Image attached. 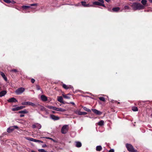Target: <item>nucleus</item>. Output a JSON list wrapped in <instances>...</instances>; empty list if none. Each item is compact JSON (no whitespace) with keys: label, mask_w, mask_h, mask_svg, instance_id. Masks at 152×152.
<instances>
[{"label":"nucleus","mask_w":152,"mask_h":152,"mask_svg":"<svg viewBox=\"0 0 152 152\" xmlns=\"http://www.w3.org/2000/svg\"><path fill=\"white\" fill-rule=\"evenodd\" d=\"M132 9L134 10H140L144 8V6L140 3L138 2H134L131 5Z\"/></svg>","instance_id":"obj_1"},{"label":"nucleus","mask_w":152,"mask_h":152,"mask_svg":"<svg viewBox=\"0 0 152 152\" xmlns=\"http://www.w3.org/2000/svg\"><path fill=\"white\" fill-rule=\"evenodd\" d=\"M126 147L127 150L130 152H135L137 150H134L133 146L131 144H126Z\"/></svg>","instance_id":"obj_2"},{"label":"nucleus","mask_w":152,"mask_h":152,"mask_svg":"<svg viewBox=\"0 0 152 152\" xmlns=\"http://www.w3.org/2000/svg\"><path fill=\"white\" fill-rule=\"evenodd\" d=\"M68 126L67 125H65L63 126L61 129V132L62 134H66L67 132L68 131Z\"/></svg>","instance_id":"obj_3"},{"label":"nucleus","mask_w":152,"mask_h":152,"mask_svg":"<svg viewBox=\"0 0 152 152\" xmlns=\"http://www.w3.org/2000/svg\"><path fill=\"white\" fill-rule=\"evenodd\" d=\"M24 91L25 88H24L21 87L16 90L15 92L17 95H19L23 93Z\"/></svg>","instance_id":"obj_4"},{"label":"nucleus","mask_w":152,"mask_h":152,"mask_svg":"<svg viewBox=\"0 0 152 152\" xmlns=\"http://www.w3.org/2000/svg\"><path fill=\"white\" fill-rule=\"evenodd\" d=\"M21 104L23 105L31 106L34 107L35 106L34 104L30 102H22Z\"/></svg>","instance_id":"obj_5"},{"label":"nucleus","mask_w":152,"mask_h":152,"mask_svg":"<svg viewBox=\"0 0 152 152\" xmlns=\"http://www.w3.org/2000/svg\"><path fill=\"white\" fill-rule=\"evenodd\" d=\"M93 4H94L99 5V6H102L103 7H105V6L104 4V1H100V2H99L98 1H96L94 2Z\"/></svg>","instance_id":"obj_6"},{"label":"nucleus","mask_w":152,"mask_h":152,"mask_svg":"<svg viewBox=\"0 0 152 152\" xmlns=\"http://www.w3.org/2000/svg\"><path fill=\"white\" fill-rule=\"evenodd\" d=\"M131 9V8L129 6L125 5L124 6V8L121 10V11L124 10V12H129V10Z\"/></svg>","instance_id":"obj_7"},{"label":"nucleus","mask_w":152,"mask_h":152,"mask_svg":"<svg viewBox=\"0 0 152 152\" xmlns=\"http://www.w3.org/2000/svg\"><path fill=\"white\" fill-rule=\"evenodd\" d=\"M75 114L79 115H86L87 114V113L86 112H81L79 111L76 110L75 111Z\"/></svg>","instance_id":"obj_8"},{"label":"nucleus","mask_w":152,"mask_h":152,"mask_svg":"<svg viewBox=\"0 0 152 152\" xmlns=\"http://www.w3.org/2000/svg\"><path fill=\"white\" fill-rule=\"evenodd\" d=\"M91 110L96 114L100 115L102 114V113L96 109H92Z\"/></svg>","instance_id":"obj_9"},{"label":"nucleus","mask_w":152,"mask_h":152,"mask_svg":"<svg viewBox=\"0 0 152 152\" xmlns=\"http://www.w3.org/2000/svg\"><path fill=\"white\" fill-rule=\"evenodd\" d=\"M50 117L51 119L54 120H57L59 119V117L53 114L51 115Z\"/></svg>","instance_id":"obj_10"},{"label":"nucleus","mask_w":152,"mask_h":152,"mask_svg":"<svg viewBox=\"0 0 152 152\" xmlns=\"http://www.w3.org/2000/svg\"><path fill=\"white\" fill-rule=\"evenodd\" d=\"M62 87H63L66 89H68L69 88H73V87L71 86V85H66L65 84H63L62 85Z\"/></svg>","instance_id":"obj_11"},{"label":"nucleus","mask_w":152,"mask_h":152,"mask_svg":"<svg viewBox=\"0 0 152 152\" xmlns=\"http://www.w3.org/2000/svg\"><path fill=\"white\" fill-rule=\"evenodd\" d=\"M82 5L85 7H88L91 6V5H90L89 4H86L85 1L81 2Z\"/></svg>","instance_id":"obj_12"},{"label":"nucleus","mask_w":152,"mask_h":152,"mask_svg":"<svg viewBox=\"0 0 152 152\" xmlns=\"http://www.w3.org/2000/svg\"><path fill=\"white\" fill-rule=\"evenodd\" d=\"M8 102H17L18 101L14 97L9 99L8 100Z\"/></svg>","instance_id":"obj_13"},{"label":"nucleus","mask_w":152,"mask_h":152,"mask_svg":"<svg viewBox=\"0 0 152 152\" xmlns=\"http://www.w3.org/2000/svg\"><path fill=\"white\" fill-rule=\"evenodd\" d=\"M14 130L13 127L10 126L8 128L7 130V131L8 133H10L12 132Z\"/></svg>","instance_id":"obj_14"},{"label":"nucleus","mask_w":152,"mask_h":152,"mask_svg":"<svg viewBox=\"0 0 152 152\" xmlns=\"http://www.w3.org/2000/svg\"><path fill=\"white\" fill-rule=\"evenodd\" d=\"M41 100L43 101H46L47 100V97L44 95H42L41 96Z\"/></svg>","instance_id":"obj_15"},{"label":"nucleus","mask_w":152,"mask_h":152,"mask_svg":"<svg viewBox=\"0 0 152 152\" xmlns=\"http://www.w3.org/2000/svg\"><path fill=\"white\" fill-rule=\"evenodd\" d=\"M75 146L77 147L80 148L82 146L81 143L80 142H75Z\"/></svg>","instance_id":"obj_16"},{"label":"nucleus","mask_w":152,"mask_h":152,"mask_svg":"<svg viewBox=\"0 0 152 152\" xmlns=\"http://www.w3.org/2000/svg\"><path fill=\"white\" fill-rule=\"evenodd\" d=\"M0 73L1 75L3 77V78H4V79L5 80V81H7V78L6 77L4 73H3L2 72H1Z\"/></svg>","instance_id":"obj_17"},{"label":"nucleus","mask_w":152,"mask_h":152,"mask_svg":"<svg viewBox=\"0 0 152 152\" xmlns=\"http://www.w3.org/2000/svg\"><path fill=\"white\" fill-rule=\"evenodd\" d=\"M26 140H28L36 142V141H37L36 139H34L33 138H30V137H26Z\"/></svg>","instance_id":"obj_18"},{"label":"nucleus","mask_w":152,"mask_h":152,"mask_svg":"<svg viewBox=\"0 0 152 152\" xmlns=\"http://www.w3.org/2000/svg\"><path fill=\"white\" fill-rule=\"evenodd\" d=\"M120 10V8L119 7H115L112 9V10L114 12H118Z\"/></svg>","instance_id":"obj_19"},{"label":"nucleus","mask_w":152,"mask_h":152,"mask_svg":"<svg viewBox=\"0 0 152 152\" xmlns=\"http://www.w3.org/2000/svg\"><path fill=\"white\" fill-rule=\"evenodd\" d=\"M55 110L63 112L65 111L66 110L63 108H58L56 107Z\"/></svg>","instance_id":"obj_20"},{"label":"nucleus","mask_w":152,"mask_h":152,"mask_svg":"<svg viewBox=\"0 0 152 152\" xmlns=\"http://www.w3.org/2000/svg\"><path fill=\"white\" fill-rule=\"evenodd\" d=\"M7 92L5 91H3L0 92V97L4 96L6 94Z\"/></svg>","instance_id":"obj_21"},{"label":"nucleus","mask_w":152,"mask_h":152,"mask_svg":"<svg viewBox=\"0 0 152 152\" xmlns=\"http://www.w3.org/2000/svg\"><path fill=\"white\" fill-rule=\"evenodd\" d=\"M18 113L22 114H27L28 113V111L26 109H25L23 110L19 111Z\"/></svg>","instance_id":"obj_22"},{"label":"nucleus","mask_w":152,"mask_h":152,"mask_svg":"<svg viewBox=\"0 0 152 152\" xmlns=\"http://www.w3.org/2000/svg\"><path fill=\"white\" fill-rule=\"evenodd\" d=\"M58 102L62 103H63V98L61 96H58Z\"/></svg>","instance_id":"obj_23"},{"label":"nucleus","mask_w":152,"mask_h":152,"mask_svg":"<svg viewBox=\"0 0 152 152\" xmlns=\"http://www.w3.org/2000/svg\"><path fill=\"white\" fill-rule=\"evenodd\" d=\"M104 121L103 120H101L99 122H98V124L100 126H102L104 125Z\"/></svg>","instance_id":"obj_24"},{"label":"nucleus","mask_w":152,"mask_h":152,"mask_svg":"<svg viewBox=\"0 0 152 152\" xmlns=\"http://www.w3.org/2000/svg\"><path fill=\"white\" fill-rule=\"evenodd\" d=\"M102 149V147L101 146L99 145L97 146L96 147V150L97 151H100Z\"/></svg>","instance_id":"obj_25"},{"label":"nucleus","mask_w":152,"mask_h":152,"mask_svg":"<svg viewBox=\"0 0 152 152\" xmlns=\"http://www.w3.org/2000/svg\"><path fill=\"white\" fill-rule=\"evenodd\" d=\"M82 107L85 110L89 112H91V110L87 108L86 107H84L83 106H82Z\"/></svg>","instance_id":"obj_26"},{"label":"nucleus","mask_w":152,"mask_h":152,"mask_svg":"<svg viewBox=\"0 0 152 152\" xmlns=\"http://www.w3.org/2000/svg\"><path fill=\"white\" fill-rule=\"evenodd\" d=\"M147 1L146 0H142L141 3L142 4V5L144 7L146 4Z\"/></svg>","instance_id":"obj_27"},{"label":"nucleus","mask_w":152,"mask_h":152,"mask_svg":"<svg viewBox=\"0 0 152 152\" xmlns=\"http://www.w3.org/2000/svg\"><path fill=\"white\" fill-rule=\"evenodd\" d=\"M47 107L49 109H53L54 110H55L56 108V107H53V106H49V105L47 106Z\"/></svg>","instance_id":"obj_28"},{"label":"nucleus","mask_w":152,"mask_h":152,"mask_svg":"<svg viewBox=\"0 0 152 152\" xmlns=\"http://www.w3.org/2000/svg\"><path fill=\"white\" fill-rule=\"evenodd\" d=\"M22 8L23 9H27L30 8V6L23 5L22 6Z\"/></svg>","instance_id":"obj_29"},{"label":"nucleus","mask_w":152,"mask_h":152,"mask_svg":"<svg viewBox=\"0 0 152 152\" xmlns=\"http://www.w3.org/2000/svg\"><path fill=\"white\" fill-rule=\"evenodd\" d=\"M39 105V108L41 110L43 111L45 110V108L43 106L40 105Z\"/></svg>","instance_id":"obj_30"},{"label":"nucleus","mask_w":152,"mask_h":152,"mask_svg":"<svg viewBox=\"0 0 152 152\" xmlns=\"http://www.w3.org/2000/svg\"><path fill=\"white\" fill-rule=\"evenodd\" d=\"M132 110L134 111H138V108L137 107H134L132 108Z\"/></svg>","instance_id":"obj_31"},{"label":"nucleus","mask_w":152,"mask_h":152,"mask_svg":"<svg viewBox=\"0 0 152 152\" xmlns=\"http://www.w3.org/2000/svg\"><path fill=\"white\" fill-rule=\"evenodd\" d=\"M99 99L101 101H102L103 102L105 101V99L104 97H99Z\"/></svg>","instance_id":"obj_32"},{"label":"nucleus","mask_w":152,"mask_h":152,"mask_svg":"<svg viewBox=\"0 0 152 152\" xmlns=\"http://www.w3.org/2000/svg\"><path fill=\"white\" fill-rule=\"evenodd\" d=\"M69 94H67V95H65L64 94H63V96L64 97V98L66 99H69L70 98V97L68 96V95Z\"/></svg>","instance_id":"obj_33"},{"label":"nucleus","mask_w":152,"mask_h":152,"mask_svg":"<svg viewBox=\"0 0 152 152\" xmlns=\"http://www.w3.org/2000/svg\"><path fill=\"white\" fill-rule=\"evenodd\" d=\"M37 128L38 129H40L41 128V126L38 123L37 124Z\"/></svg>","instance_id":"obj_34"},{"label":"nucleus","mask_w":152,"mask_h":152,"mask_svg":"<svg viewBox=\"0 0 152 152\" xmlns=\"http://www.w3.org/2000/svg\"><path fill=\"white\" fill-rule=\"evenodd\" d=\"M38 151L39 152H47L44 149H39L38 150Z\"/></svg>","instance_id":"obj_35"},{"label":"nucleus","mask_w":152,"mask_h":152,"mask_svg":"<svg viewBox=\"0 0 152 152\" xmlns=\"http://www.w3.org/2000/svg\"><path fill=\"white\" fill-rule=\"evenodd\" d=\"M3 1L9 4L11 3V1L10 0H3Z\"/></svg>","instance_id":"obj_36"},{"label":"nucleus","mask_w":152,"mask_h":152,"mask_svg":"<svg viewBox=\"0 0 152 152\" xmlns=\"http://www.w3.org/2000/svg\"><path fill=\"white\" fill-rule=\"evenodd\" d=\"M42 138H46V139H49V140H53V141H54V140L52 138H50V137H43Z\"/></svg>","instance_id":"obj_37"},{"label":"nucleus","mask_w":152,"mask_h":152,"mask_svg":"<svg viewBox=\"0 0 152 152\" xmlns=\"http://www.w3.org/2000/svg\"><path fill=\"white\" fill-rule=\"evenodd\" d=\"M18 107V110H19L22 109H23V108H25V106H20V107Z\"/></svg>","instance_id":"obj_38"},{"label":"nucleus","mask_w":152,"mask_h":152,"mask_svg":"<svg viewBox=\"0 0 152 152\" xmlns=\"http://www.w3.org/2000/svg\"><path fill=\"white\" fill-rule=\"evenodd\" d=\"M12 110L13 111L18 110H19L18 107L15 108H12Z\"/></svg>","instance_id":"obj_39"},{"label":"nucleus","mask_w":152,"mask_h":152,"mask_svg":"<svg viewBox=\"0 0 152 152\" xmlns=\"http://www.w3.org/2000/svg\"><path fill=\"white\" fill-rule=\"evenodd\" d=\"M36 88L38 90H39L40 89V87L38 85H36Z\"/></svg>","instance_id":"obj_40"},{"label":"nucleus","mask_w":152,"mask_h":152,"mask_svg":"<svg viewBox=\"0 0 152 152\" xmlns=\"http://www.w3.org/2000/svg\"><path fill=\"white\" fill-rule=\"evenodd\" d=\"M32 126L33 128H37V124L33 125Z\"/></svg>","instance_id":"obj_41"},{"label":"nucleus","mask_w":152,"mask_h":152,"mask_svg":"<svg viewBox=\"0 0 152 152\" xmlns=\"http://www.w3.org/2000/svg\"><path fill=\"white\" fill-rule=\"evenodd\" d=\"M11 72H18V71H17V70L16 69H12L11 70Z\"/></svg>","instance_id":"obj_42"},{"label":"nucleus","mask_w":152,"mask_h":152,"mask_svg":"<svg viewBox=\"0 0 152 152\" xmlns=\"http://www.w3.org/2000/svg\"><path fill=\"white\" fill-rule=\"evenodd\" d=\"M35 81V80L33 78H32L31 79V82L32 83H34Z\"/></svg>","instance_id":"obj_43"},{"label":"nucleus","mask_w":152,"mask_h":152,"mask_svg":"<svg viewBox=\"0 0 152 152\" xmlns=\"http://www.w3.org/2000/svg\"><path fill=\"white\" fill-rule=\"evenodd\" d=\"M36 142H41L42 143H43V142L42 141L40 140H37Z\"/></svg>","instance_id":"obj_44"},{"label":"nucleus","mask_w":152,"mask_h":152,"mask_svg":"<svg viewBox=\"0 0 152 152\" xmlns=\"http://www.w3.org/2000/svg\"><path fill=\"white\" fill-rule=\"evenodd\" d=\"M37 4H31L30 5V6H35L37 5Z\"/></svg>","instance_id":"obj_45"},{"label":"nucleus","mask_w":152,"mask_h":152,"mask_svg":"<svg viewBox=\"0 0 152 152\" xmlns=\"http://www.w3.org/2000/svg\"><path fill=\"white\" fill-rule=\"evenodd\" d=\"M12 127H13L14 129H18V127L17 126H12Z\"/></svg>","instance_id":"obj_46"},{"label":"nucleus","mask_w":152,"mask_h":152,"mask_svg":"<svg viewBox=\"0 0 152 152\" xmlns=\"http://www.w3.org/2000/svg\"><path fill=\"white\" fill-rule=\"evenodd\" d=\"M47 147V145L45 144H43L42 145V148H45V147Z\"/></svg>","instance_id":"obj_47"},{"label":"nucleus","mask_w":152,"mask_h":152,"mask_svg":"<svg viewBox=\"0 0 152 152\" xmlns=\"http://www.w3.org/2000/svg\"><path fill=\"white\" fill-rule=\"evenodd\" d=\"M109 152H114V150L113 149H111L110 150Z\"/></svg>","instance_id":"obj_48"},{"label":"nucleus","mask_w":152,"mask_h":152,"mask_svg":"<svg viewBox=\"0 0 152 152\" xmlns=\"http://www.w3.org/2000/svg\"><path fill=\"white\" fill-rule=\"evenodd\" d=\"M20 117H24V115L23 114H21L20 115Z\"/></svg>","instance_id":"obj_49"},{"label":"nucleus","mask_w":152,"mask_h":152,"mask_svg":"<svg viewBox=\"0 0 152 152\" xmlns=\"http://www.w3.org/2000/svg\"><path fill=\"white\" fill-rule=\"evenodd\" d=\"M105 1H106L107 2H109L110 1V0H104Z\"/></svg>","instance_id":"obj_50"},{"label":"nucleus","mask_w":152,"mask_h":152,"mask_svg":"<svg viewBox=\"0 0 152 152\" xmlns=\"http://www.w3.org/2000/svg\"><path fill=\"white\" fill-rule=\"evenodd\" d=\"M70 103H71L73 105H75V103L73 102H71Z\"/></svg>","instance_id":"obj_51"},{"label":"nucleus","mask_w":152,"mask_h":152,"mask_svg":"<svg viewBox=\"0 0 152 152\" xmlns=\"http://www.w3.org/2000/svg\"><path fill=\"white\" fill-rule=\"evenodd\" d=\"M113 101H114V102H117V101H115L113 100H111V102H113Z\"/></svg>","instance_id":"obj_52"},{"label":"nucleus","mask_w":152,"mask_h":152,"mask_svg":"<svg viewBox=\"0 0 152 152\" xmlns=\"http://www.w3.org/2000/svg\"><path fill=\"white\" fill-rule=\"evenodd\" d=\"M12 3L14 4L15 3V1H13L12 2Z\"/></svg>","instance_id":"obj_53"},{"label":"nucleus","mask_w":152,"mask_h":152,"mask_svg":"<svg viewBox=\"0 0 152 152\" xmlns=\"http://www.w3.org/2000/svg\"><path fill=\"white\" fill-rule=\"evenodd\" d=\"M149 1L150 3H152V0H149Z\"/></svg>","instance_id":"obj_54"},{"label":"nucleus","mask_w":152,"mask_h":152,"mask_svg":"<svg viewBox=\"0 0 152 152\" xmlns=\"http://www.w3.org/2000/svg\"><path fill=\"white\" fill-rule=\"evenodd\" d=\"M52 113H55L56 112L54 111H52Z\"/></svg>","instance_id":"obj_55"},{"label":"nucleus","mask_w":152,"mask_h":152,"mask_svg":"<svg viewBox=\"0 0 152 152\" xmlns=\"http://www.w3.org/2000/svg\"><path fill=\"white\" fill-rule=\"evenodd\" d=\"M98 0L99 1H104L103 0Z\"/></svg>","instance_id":"obj_56"},{"label":"nucleus","mask_w":152,"mask_h":152,"mask_svg":"<svg viewBox=\"0 0 152 152\" xmlns=\"http://www.w3.org/2000/svg\"><path fill=\"white\" fill-rule=\"evenodd\" d=\"M135 152H137V151H135Z\"/></svg>","instance_id":"obj_57"}]
</instances>
